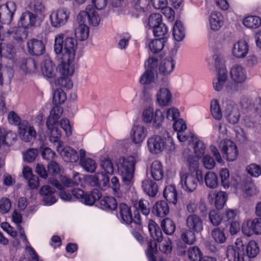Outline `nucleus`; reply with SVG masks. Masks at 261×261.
Returning a JSON list of instances; mask_svg holds the SVG:
<instances>
[{
  "mask_svg": "<svg viewBox=\"0 0 261 261\" xmlns=\"http://www.w3.org/2000/svg\"><path fill=\"white\" fill-rule=\"evenodd\" d=\"M77 41L73 37H65L63 34L57 35L54 50L57 54H62V65H70L74 61Z\"/></svg>",
  "mask_w": 261,
  "mask_h": 261,
  "instance_id": "obj_1",
  "label": "nucleus"
},
{
  "mask_svg": "<svg viewBox=\"0 0 261 261\" xmlns=\"http://www.w3.org/2000/svg\"><path fill=\"white\" fill-rule=\"evenodd\" d=\"M147 144L148 150L153 154H159L164 150L172 151L175 149L173 140L165 130L160 135L149 137Z\"/></svg>",
  "mask_w": 261,
  "mask_h": 261,
  "instance_id": "obj_2",
  "label": "nucleus"
},
{
  "mask_svg": "<svg viewBox=\"0 0 261 261\" xmlns=\"http://www.w3.org/2000/svg\"><path fill=\"white\" fill-rule=\"evenodd\" d=\"M135 164L136 160L133 156L123 157L119 160L118 171L123 183L126 186H130L133 182Z\"/></svg>",
  "mask_w": 261,
  "mask_h": 261,
  "instance_id": "obj_3",
  "label": "nucleus"
},
{
  "mask_svg": "<svg viewBox=\"0 0 261 261\" xmlns=\"http://www.w3.org/2000/svg\"><path fill=\"white\" fill-rule=\"evenodd\" d=\"M157 75L156 69L151 67L147 69L141 75L140 83L144 85L142 95L145 98H149L157 89L158 84L155 82V76Z\"/></svg>",
  "mask_w": 261,
  "mask_h": 261,
  "instance_id": "obj_4",
  "label": "nucleus"
},
{
  "mask_svg": "<svg viewBox=\"0 0 261 261\" xmlns=\"http://www.w3.org/2000/svg\"><path fill=\"white\" fill-rule=\"evenodd\" d=\"M229 74L233 82L227 86V92L233 94L244 89L243 83L247 79L246 71L243 66H231Z\"/></svg>",
  "mask_w": 261,
  "mask_h": 261,
  "instance_id": "obj_5",
  "label": "nucleus"
},
{
  "mask_svg": "<svg viewBox=\"0 0 261 261\" xmlns=\"http://www.w3.org/2000/svg\"><path fill=\"white\" fill-rule=\"evenodd\" d=\"M39 16H36L34 13L29 11H26L21 15L17 25L19 28H22V34H20L21 38H25L27 37V29L32 27H37L41 24V21Z\"/></svg>",
  "mask_w": 261,
  "mask_h": 261,
  "instance_id": "obj_6",
  "label": "nucleus"
},
{
  "mask_svg": "<svg viewBox=\"0 0 261 261\" xmlns=\"http://www.w3.org/2000/svg\"><path fill=\"white\" fill-rule=\"evenodd\" d=\"M228 261H249L245 252L244 244L241 239H237L234 245H229L226 250Z\"/></svg>",
  "mask_w": 261,
  "mask_h": 261,
  "instance_id": "obj_7",
  "label": "nucleus"
},
{
  "mask_svg": "<svg viewBox=\"0 0 261 261\" xmlns=\"http://www.w3.org/2000/svg\"><path fill=\"white\" fill-rule=\"evenodd\" d=\"M215 76L213 80V86L215 90L221 91L224 88L227 91V86L230 84L229 82L228 70L226 66H215Z\"/></svg>",
  "mask_w": 261,
  "mask_h": 261,
  "instance_id": "obj_8",
  "label": "nucleus"
},
{
  "mask_svg": "<svg viewBox=\"0 0 261 261\" xmlns=\"http://www.w3.org/2000/svg\"><path fill=\"white\" fill-rule=\"evenodd\" d=\"M79 23H86L94 27L97 26L100 18L92 5L87 6L85 11H81L77 17Z\"/></svg>",
  "mask_w": 261,
  "mask_h": 261,
  "instance_id": "obj_9",
  "label": "nucleus"
},
{
  "mask_svg": "<svg viewBox=\"0 0 261 261\" xmlns=\"http://www.w3.org/2000/svg\"><path fill=\"white\" fill-rule=\"evenodd\" d=\"M72 195L81 202L88 205H93L101 196V193L96 189H93L88 194L85 193L81 189H75L72 191Z\"/></svg>",
  "mask_w": 261,
  "mask_h": 261,
  "instance_id": "obj_10",
  "label": "nucleus"
},
{
  "mask_svg": "<svg viewBox=\"0 0 261 261\" xmlns=\"http://www.w3.org/2000/svg\"><path fill=\"white\" fill-rule=\"evenodd\" d=\"M180 185L182 189L189 193L194 191L197 187L198 182L202 181V175L201 179L198 178V176L194 174L188 172L180 173Z\"/></svg>",
  "mask_w": 261,
  "mask_h": 261,
  "instance_id": "obj_11",
  "label": "nucleus"
},
{
  "mask_svg": "<svg viewBox=\"0 0 261 261\" xmlns=\"http://www.w3.org/2000/svg\"><path fill=\"white\" fill-rule=\"evenodd\" d=\"M218 147L221 151L223 156L228 161L235 160L238 154V151L236 144L228 139L221 140L219 143Z\"/></svg>",
  "mask_w": 261,
  "mask_h": 261,
  "instance_id": "obj_12",
  "label": "nucleus"
},
{
  "mask_svg": "<svg viewBox=\"0 0 261 261\" xmlns=\"http://www.w3.org/2000/svg\"><path fill=\"white\" fill-rule=\"evenodd\" d=\"M223 113L227 120L231 124L237 123L240 118L239 110L237 106L231 101L223 103Z\"/></svg>",
  "mask_w": 261,
  "mask_h": 261,
  "instance_id": "obj_13",
  "label": "nucleus"
},
{
  "mask_svg": "<svg viewBox=\"0 0 261 261\" xmlns=\"http://www.w3.org/2000/svg\"><path fill=\"white\" fill-rule=\"evenodd\" d=\"M70 12L66 8H60L51 13L50 15L51 24L55 28L64 25L67 21Z\"/></svg>",
  "mask_w": 261,
  "mask_h": 261,
  "instance_id": "obj_14",
  "label": "nucleus"
},
{
  "mask_svg": "<svg viewBox=\"0 0 261 261\" xmlns=\"http://www.w3.org/2000/svg\"><path fill=\"white\" fill-rule=\"evenodd\" d=\"M119 217L122 222L126 224H130L134 222L135 224H140L141 219L139 214L135 215L134 218H133L130 207L126 204L122 203L119 205Z\"/></svg>",
  "mask_w": 261,
  "mask_h": 261,
  "instance_id": "obj_15",
  "label": "nucleus"
},
{
  "mask_svg": "<svg viewBox=\"0 0 261 261\" xmlns=\"http://www.w3.org/2000/svg\"><path fill=\"white\" fill-rule=\"evenodd\" d=\"M164 115L160 110H157L153 113L152 108L146 109L143 113V119L146 123H150L152 120L154 127H160L164 120Z\"/></svg>",
  "mask_w": 261,
  "mask_h": 261,
  "instance_id": "obj_16",
  "label": "nucleus"
},
{
  "mask_svg": "<svg viewBox=\"0 0 261 261\" xmlns=\"http://www.w3.org/2000/svg\"><path fill=\"white\" fill-rule=\"evenodd\" d=\"M18 134L21 139L25 142H30L36 136L34 127L25 120H23L18 126Z\"/></svg>",
  "mask_w": 261,
  "mask_h": 261,
  "instance_id": "obj_17",
  "label": "nucleus"
},
{
  "mask_svg": "<svg viewBox=\"0 0 261 261\" xmlns=\"http://www.w3.org/2000/svg\"><path fill=\"white\" fill-rule=\"evenodd\" d=\"M242 231L247 237L253 233L261 234V219L255 218L244 222L242 226Z\"/></svg>",
  "mask_w": 261,
  "mask_h": 261,
  "instance_id": "obj_18",
  "label": "nucleus"
},
{
  "mask_svg": "<svg viewBox=\"0 0 261 261\" xmlns=\"http://www.w3.org/2000/svg\"><path fill=\"white\" fill-rule=\"evenodd\" d=\"M28 53L34 56L43 55L45 51V46L43 42L37 39H31L27 42Z\"/></svg>",
  "mask_w": 261,
  "mask_h": 261,
  "instance_id": "obj_19",
  "label": "nucleus"
},
{
  "mask_svg": "<svg viewBox=\"0 0 261 261\" xmlns=\"http://www.w3.org/2000/svg\"><path fill=\"white\" fill-rule=\"evenodd\" d=\"M16 8L12 2L8 3L0 7V21L3 24H10L12 20Z\"/></svg>",
  "mask_w": 261,
  "mask_h": 261,
  "instance_id": "obj_20",
  "label": "nucleus"
},
{
  "mask_svg": "<svg viewBox=\"0 0 261 261\" xmlns=\"http://www.w3.org/2000/svg\"><path fill=\"white\" fill-rule=\"evenodd\" d=\"M57 149L65 162H76L80 159L76 151L69 146L62 148V144L59 143V146H57Z\"/></svg>",
  "mask_w": 261,
  "mask_h": 261,
  "instance_id": "obj_21",
  "label": "nucleus"
},
{
  "mask_svg": "<svg viewBox=\"0 0 261 261\" xmlns=\"http://www.w3.org/2000/svg\"><path fill=\"white\" fill-rule=\"evenodd\" d=\"M186 225L188 229L200 232L203 230V222L200 217L193 214L188 216L186 219Z\"/></svg>",
  "mask_w": 261,
  "mask_h": 261,
  "instance_id": "obj_22",
  "label": "nucleus"
},
{
  "mask_svg": "<svg viewBox=\"0 0 261 261\" xmlns=\"http://www.w3.org/2000/svg\"><path fill=\"white\" fill-rule=\"evenodd\" d=\"M80 165L87 172H94L97 167L95 161L90 158L86 159V152L84 149L80 150Z\"/></svg>",
  "mask_w": 261,
  "mask_h": 261,
  "instance_id": "obj_23",
  "label": "nucleus"
},
{
  "mask_svg": "<svg viewBox=\"0 0 261 261\" xmlns=\"http://www.w3.org/2000/svg\"><path fill=\"white\" fill-rule=\"evenodd\" d=\"M199 158L192 154L189 155L186 160V165L188 168L190 173L194 174L198 176V178L201 179L202 171L199 169Z\"/></svg>",
  "mask_w": 261,
  "mask_h": 261,
  "instance_id": "obj_24",
  "label": "nucleus"
},
{
  "mask_svg": "<svg viewBox=\"0 0 261 261\" xmlns=\"http://www.w3.org/2000/svg\"><path fill=\"white\" fill-rule=\"evenodd\" d=\"M147 133V129L144 126L141 125L134 126L131 132L133 142L136 144L142 142L146 138Z\"/></svg>",
  "mask_w": 261,
  "mask_h": 261,
  "instance_id": "obj_25",
  "label": "nucleus"
},
{
  "mask_svg": "<svg viewBox=\"0 0 261 261\" xmlns=\"http://www.w3.org/2000/svg\"><path fill=\"white\" fill-rule=\"evenodd\" d=\"M55 192V189L48 185L41 187L40 193L43 196V201L46 204L51 205L56 202V198L54 195Z\"/></svg>",
  "mask_w": 261,
  "mask_h": 261,
  "instance_id": "obj_26",
  "label": "nucleus"
},
{
  "mask_svg": "<svg viewBox=\"0 0 261 261\" xmlns=\"http://www.w3.org/2000/svg\"><path fill=\"white\" fill-rule=\"evenodd\" d=\"M172 94L167 88H161L156 94V99L160 106H166L168 105L170 102Z\"/></svg>",
  "mask_w": 261,
  "mask_h": 261,
  "instance_id": "obj_27",
  "label": "nucleus"
},
{
  "mask_svg": "<svg viewBox=\"0 0 261 261\" xmlns=\"http://www.w3.org/2000/svg\"><path fill=\"white\" fill-rule=\"evenodd\" d=\"M63 112V109L61 107L58 106L54 107L50 111V115L47 120V127H51V125L58 124V120L60 118Z\"/></svg>",
  "mask_w": 261,
  "mask_h": 261,
  "instance_id": "obj_28",
  "label": "nucleus"
},
{
  "mask_svg": "<svg viewBox=\"0 0 261 261\" xmlns=\"http://www.w3.org/2000/svg\"><path fill=\"white\" fill-rule=\"evenodd\" d=\"M148 230L151 237L158 242L163 240V234L158 225L152 220H149L148 223Z\"/></svg>",
  "mask_w": 261,
  "mask_h": 261,
  "instance_id": "obj_29",
  "label": "nucleus"
},
{
  "mask_svg": "<svg viewBox=\"0 0 261 261\" xmlns=\"http://www.w3.org/2000/svg\"><path fill=\"white\" fill-rule=\"evenodd\" d=\"M209 21L212 30H219L223 24V16L220 12H213L210 16Z\"/></svg>",
  "mask_w": 261,
  "mask_h": 261,
  "instance_id": "obj_30",
  "label": "nucleus"
},
{
  "mask_svg": "<svg viewBox=\"0 0 261 261\" xmlns=\"http://www.w3.org/2000/svg\"><path fill=\"white\" fill-rule=\"evenodd\" d=\"M248 51L247 43L244 41H238L234 44L232 53L234 56L238 58L244 57Z\"/></svg>",
  "mask_w": 261,
  "mask_h": 261,
  "instance_id": "obj_31",
  "label": "nucleus"
},
{
  "mask_svg": "<svg viewBox=\"0 0 261 261\" xmlns=\"http://www.w3.org/2000/svg\"><path fill=\"white\" fill-rule=\"evenodd\" d=\"M152 212L158 217H165L169 213L167 203L164 200L157 202L153 207Z\"/></svg>",
  "mask_w": 261,
  "mask_h": 261,
  "instance_id": "obj_32",
  "label": "nucleus"
},
{
  "mask_svg": "<svg viewBox=\"0 0 261 261\" xmlns=\"http://www.w3.org/2000/svg\"><path fill=\"white\" fill-rule=\"evenodd\" d=\"M151 176L155 180L162 179L164 172L162 163L159 161H155L151 164L150 169Z\"/></svg>",
  "mask_w": 261,
  "mask_h": 261,
  "instance_id": "obj_33",
  "label": "nucleus"
},
{
  "mask_svg": "<svg viewBox=\"0 0 261 261\" xmlns=\"http://www.w3.org/2000/svg\"><path fill=\"white\" fill-rule=\"evenodd\" d=\"M142 187L144 192L151 197H154L158 192L156 184L151 179H145L142 181Z\"/></svg>",
  "mask_w": 261,
  "mask_h": 261,
  "instance_id": "obj_34",
  "label": "nucleus"
},
{
  "mask_svg": "<svg viewBox=\"0 0 261 261\" xmlns=\"http://www.w3.org/2000/svg\"><path fill=\"white\" fill-rule=\"evenodd\" d=\"M173 36L175 40L181 41L185 37V29L181 21L176 20L173 28Z\"/></svg>",
  "mask_w": 261,
  "mask_h": 261,
  "instance_id": "obj_35",
  "label": "nucleus"
},
{
  "mask_svg": "<svg viewBox=\"0 0 261 261\" xmlns=\"http://www.w3.org/2000/svg\"><path fill=\"white\" fill-rule=\"evenodd\" d=\"M30 9L31 12L34 13L36 16H39L40 20L43 21L44 18L45 7L42 3L40 0H34L32 3L30 4Z\"/></svg>",
  "mask_w": 261,
  "mask_h": 261,
  "instance_id": "obj_36",
  "label": "nucleus"
},
{
  "mask_svg": "<svg viewBox=\"0 0 261 261\" xmlns=\"http://www.w3.org/2000/svg\"><path fill=\"white\" fill-rule=\"evenodd\" d=\"M245 252L248 259L250 258L255 257L259 252V247L257 243L254 241H250L247 246L244 245Z\"/></svg>",
  "mask_w": 261,
  "mask_h": 261,
  "instance_id": "obj_37",
  "label": "nucleus"
},
{
  "mask_svg": "<svg viewBox=\"0 0 261 261\" xmlns=\"http://www.w3.org/2000/svg\"><path fill=\"white\" fill-rule=\"evenodd\" d=\"M163 195L168 202L174 204L177 202V193L175 186L173 185L167 186L164 189Z\"/></svg>",
  "mask_w": 261,
  "mask_h": 261,
  "instance_id": "obj_38",
  "label": "nucleus"
},
{
  "mask_svg": "<svg viewBox=\"0 0 261 261\" xmlns=\"http://www.w3.org/2000/svg\"><path fill=\"white\" fill-rule=\"evenodd\" d=\"M243 23L248 28L256 29L261 25V19L257 16H248L244 18Z\"/></svg>",
  "mask_w": 261,
  "mask_h": 261,
  "instance_id": "obj_39",
  "label": "nucleus"
},
{
  "mask_svg": "<svg viewBox=\"0 0 261 261\" xmlns=\"http://www.w3.org/2000/svg\"><path fill=\"white\" fill-rule=\"evenodd\" d=\"M79 23V27L75 31V37L80 41L86 40L89 36V28L87 24L84 23Z\"/></svg>",
  "mask_w": 261,
  "mask_h": 261,
  "instance_id": "obj_40",
  "label": "nucleus"
},
{
  "mask_svg": "<svg viewBox=\"0 0 261 261\" xmlns=\"http://www.w3.org/2000/svg\"><path fill=\"white\" fill-rule=\"evenodd\" d=\"M100 203L101 208L105 210H114L117 206L116 199L112 197H103L100 200Z\"/></svg>",
  "mask_w": 261,
  "mask_h": 261,
  "instance_id": "obj_41",
  "label": "nucleus"
},
{
  "mask_svg": "<svg viewBox=\"0 0 261 261\" xmlns=\"http://www.w3.org/2000/svg\"><path fill=\"white\" fill-rule=\"evenodd\" d=\"M12 217L13 221L17 224V229L18 231L21 239L22 240L23 242H27V237L24 234V232L22 227L20 225L22 221L21 215L19 213H18L16 211H15L12 213Z\"/></svg>",
  "mask_w": 261,
  "mask_h": 261,
  "instance_id": "obj_42",
  "label": "nucleus"
},
{
  "mask_svg": "<svg viewBox=\"0 0 261 261\" xmlns=\"http://www.w3.org/2000/svg\"><path fill=\"white\" fill-rule=\"evenodd\" d=\"M211 236L217 243L223 244L226 240V236L224 228L218 227L214 229L211 231Z\"/></svg>",
  "mask_w": 261,
  "mask_h": 261,
  "instance_id": "obj_43",
  "label": "nucleus"
},
{
  "mask_svg": "<svg viewBox=\"0 0 261 261\" xmlns=\"http://www.w3.org/2000/svg\"><path fill=\"white\" fill-rule=\"evenodd\" d=\"M14 47L11 43L5 42L0 44V55L5 58H11L14 54Z\"/></svg>",
  "mask_w": 261,
  "mask_h": 261,
  "instance_id": "obj_44",
  "label": "nucleus"
},
{
  "mask_svg": "<svg viewBox=\"0 0 261 261\" xmlns=\"http://www.w3.org/2000/svg\"><path fill=\"white\" fill-rule=\"evenodd\" d=\"M206 186L211 189H215L218 186V177L216 174L212 171L207 172L204 176Z\"/></svg>",
  "mask_w": 261,
  "mask_h": 261,
  "instance_id": "obj_45",
  "label": "nucleus"
},
{
  "mask_svg": "<svg viewBox=\"0 0 261 261\" xmlns=\"http://www.w3.org/2000/svg\"><path fill=\"white\" fill-rule=\"evenodd\" d=\"M166 39L164 37L156 39L151 41L149 44L150 50L153 53H157L161 51L164 46Z\"/></svg>",
  "mask_w": 261,
  "mask_h": 261,
  "instance_id": "obj_46",
  "label": "nucleus"
},
{
  "mask_svg": "<svg viewBox=\"0 0 261 261\" xmlns=\"http://www.w3.org/2000/svg\"><path fill=\"white\" fill-rule=\"evenodd\" d=\"M161 227L164 232L168 235L172 234L176 228L174 222L169 218H166L162 221Z\"/></svg>",
  "mask_w": 261,
  "mask_h": 261,
  "instance_id": "obj_47",
  "label": "nucleus"
},
{
  "mask_svg": "<svg viewBox=\"0 0 261 261\" xmlns=\"http://www.w3.org/2000/svg\"><path fill=\"white\" fill-rule=\"evenodd\" d=\"M188 255L191 261H201L202 253L197 246L191 247L188 251Z\"/></svg>",
  "mask_w": 261,
  "mask_h": 261,
  "instance_id": "obj_48",
  "label": "nucleus"
},
{
  "mask_svg": "<svg viewBox=\"0 0 261 261\" xmlns=\"http://www.w3.org/2000/svg\"><path fill=\"white\" fill-rule=\"evenodd\" d=\"M193 149L195 156L200 157L204 153L205 146L204 143L197 137L193 140Z\"/></svg>",
  "mask_w": 261,
  "mask_h": 261,
  "instance_id": "obj_49",
  "label": "nucleus"
},
{
  "mask_svg": "<svg viewBox=\"0 0 261 261\" xmlns=\"http://www.w3.org/2000/svg\"><path fill=\"white\" fill-rule=\"evenodd\" d=\"M227 200V194L223 191L217 193L215 197V205L218 210H221Z\"/></svg>",
  "mask_w": 261,
  "mask_h": 261,
  "instance_id": "obj_50",
  "label": "nucleus"
},
{
  "mask_svg": "<svg viewBox=\"0 0 261 261\" xmlns=\"http://www.w3.org/2000/svg\"><path fill=\"white\" fill-rule=\"evenodd\" d=\"M211 110L213 117L217 120H220L222 117V112L218 100L213 99L211 103Z\"/></svg>",
  "mask_w": 261,
  "mask_h": 261,
  "instance_id": "obj_51",
  "label": "nucleus"
},
{
  "mask_svg": "<svg viewBox=\"0 0 261 261\" xmlns=\"http://www.w3.org/2000/svg\"><path fill=\"white\" fill-rule=\"evenodd\" d=\"M194 232H195L189 229L183 230L181 234L182 240L186 244H193L196 240Z\"/></svg>",
  "mask_w": 261,
  "mask_h": 261,
  "instance_id": "obj_52",
  "label": "nucleus"
},
{
  "mask_svg": "<svg viewBox=\"0 0 261 261\" xmlns=\"http://www.w3.org/2000/svg\"><path fill=\"white\" fill-rule=\"evenodd\" d=\"M57 126L58 124L51 125V127H47V128L50 130V141L54 143H57L58 144L57 146H59V143L61 144V142L59 140L61 136V133L57 128Z\"/></svg>",
  "mask_w": 261,
  "mask_h": 261,
  "instance_id": "obj_53",
  "label": "nucleus"
},
{
  "mask_svg": "<svg viewBox=\"0 0 261 261\" xmlns=\"http://www.w3.org/2000/svg\"><path fill=\"white\" fill-rule=\"evenodd\" d=\"M66 99V93L61 89H57L53 94V103L56 105L62 104Z\"/></svg>",
  "mask_w": 261,
  "mask_h": 261,
  "instance_id": "obj_54",
  "label": "nucleus"
},
{
  "mask_svg": "<svg viewBox=\"0 0 261 261\" xmlns=\"http://www.w3.org/2000/svg\"><path fill=\"white\" fill-rule=\"evenodd\" d=\"M38 154L37 149L30 148L23 152V161L28 163L34 162Z\"/></svg>",
  "mask_w": 261,
  "mask_h": 261,
  "instance_id": "obj_55",
  "label": "nucleus"
},
{
  "mask_svg": "<svg viewBox=\"0 0 261 261\" xmlns=\"http://www.w3.org/2000/svg\"><path fill=\"white\" fill-rule=\"evenodd\" d=\"M55 83L57 86L67 89H70L73 86L71 79L66 76H61L59 78L56 80Z\"/></svg>",
  "mask_w": 261,
  "mask_h": 261,
  "instance_id": "obj_56",
  "label": "nucleus"
},
{
  "mask_svg": "<svg viewBox=\"0 0 261 261\" xmlns=\"http://www.w3.org/2000/svg\"><path fill=\"white\" fill-rule=\"evenodd\" d=\"M43 75L46 78H53L58 73L57 66H41Z\"/></svg>",
  "mask_w": 261,
  "mask_h": 261,
  "instance_id": "obj_57",
  "label": "nucleus"
},
{
  "mask_svg": "<svg viewBox=\"0 0 261 261\" xmlns=\"http://www.w3.org/2000/svg\"><path fill=\"white\" fill-rule=\"evenodd\" d=\"M57 70L60 76L69 77L74 74L75 68L74 66H57Z\"/></svg>",
  "mask_w": 261,
  "mask_h": 261,
  "instance_id": "obj_58",
  "label": "nucleus"
},
{
  "mask_svg": "<svg viewBox=\"0 0 261 261\" xmlns=\"http://www.w3.org/2000/svg\"><path fill=\"white\" fill-rule=\"evenodd\" d=\"M156 251V244L154 241H151L148 245L146 254L149 261H156L154 253Z\"/></svg>",
  "mask_w": 261,
  "mask_h": 261,
  "instance_id": "obj_59",
  "label": "nucleus"
},
{
  "mask_svg": "<svg viewBox=\"0 0 261 261\" xmlns=\"http://www.w3.org/2000/svg\"><path fill=\"white\" fill-rule=\"evenodd\" d=\"M160 23H163L161 15L159 13H153L150 15L148 18V24L150 27L153 29L160 24Z\"/></svg>",
  "mask_w": 261,
  "mask_h": 261,
  "instance_id": "obj_60",
  "label": "nucleus"
},
{
  "mask_svg": "<svg viewBox=\"0 0 261 261\" xmlns=\"http://www.w3.org/2000/svg\"><path fill=\"white\" fill-rule=\"evenodd\" d=\"M221 179V184L225 189L229 188L230 185L229 182V173L226 168L221 169L220 173Z\"/></svg>",
  "mask_w": 261,
  "mask_h": 261,
  "instance_id": "obj_61",
  "label": "nucleus"
},
{
  "mask_svg": "<svg viewBox=\"0 0 261 261\" xmlns=\"http://www.w3.org/2000/svg\"><path fill=\"white\" fill-rule=\"evenodd\" d=\"M209 219L214 226H218L221 223L222 218L219 212L213 210L209 213Z\"/></svg>",
  "mask_w": 261,
  "mask_h": 261,
  "instance_id": "obj_62",
  "label": "nucleus"
},
{
  "mask_svg": "<svg viewBox=\"0 0 261 261\" xmlns=\"http://www.w3.org/2000/svg\"><path fill=\"white\" fill-rule=\"evenodd\" d=\"M177 137L179 141L181 142H184L188 141L189 142H193V140L196 137L191 132L186 133L184 131H180L177 133Z\"/></svg>",
  "mask_w": 261,
  "mask_h": 261,
  "instance_id": "obj_63",
  "label": "nucleus"
},
{
  "mask_svg": "<svg viewBox=\"0 0 261 261\" xmlns=\"http://www.w3.org/2000/svg\"><path fill=\"white\" fill-rule=\"evenodd\" d=\"M138 210L144 215L147 216L150 213V207L149 202L145 199H140L138 204Z\"/></svg>",
  "mask_w": 261,
  "mask_h": 261,
  "instance_id": "obj_64",
  "label": "nucleus"
}]
</instances>
